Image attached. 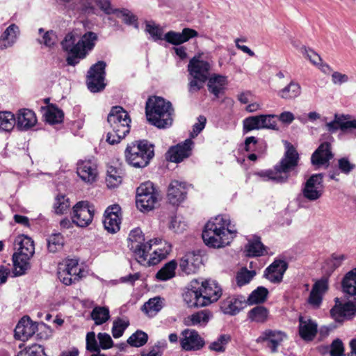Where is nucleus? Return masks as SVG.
Wrapping results in <instances>:
<instances>
[{
    "label": "nucleus",
    "mask_w": 356,
    "mask_h": 356,
    "mask_svg": "<svg viewBox=\"0 0 356 356\" xmlns=\"http://www.w3.org/2000/svg\"><path fill=\"white\" fill-rule=\"evenodd\" d=\"M317 323L309 318L299 317V334L305 341H312L317 334Z\"/></svg>",
    "instance_id": "cd10ccee"
},
{
    "label": "nucleus",
    "mask_w": 356,
    "mask_h": 356,
    "mask_svg": "<svg viewBox=\"0 0 356 356\" xmlns=\"http://www.w3.org/2000/svg\"><path fill=\"white\" fill-rule=\"evenodd\" d=\"M107 121L112 130L107 134L106 141L111 145L118 144L130 131V116L122 106H116L112 107Z\"/></svg>",
    "instance_id": "20e7f679"
},
{
    "label": "nucleus",
    "mask_w": 356,
    "mask_h": 356,
    "mask_svg": "<svg viewBox=\"0 0 356 356\" xmlns=\"http://www.w3.org/2000/svg\"><path fill=\"white\" fill-rule=\"evenodd\" d=\"M150 250H147L145 252L146 261H138L144 266H154L159 263L162 259H165L166 256L171 251V245L169 243H165L163 249L157 248L154 250L152 254H149V252Z\"/></svg>",
    "instance_id": "7c9ffc66"
},
{
    "label": "nucleus",
    "mask_w": 356,
    "mask_h": 356,
    "mask_svg": "<svg viewBox=\"0 0 356 356\" xmlns=\"http://www.w3.org/2000/svg\"><path fill=\"white\" fill-rule=\"evenodd\" d=\"M129 325L128 321L122 320L120 318H118L113 321L112 327V334L115 339L120 338L122 336L124 330L127 328Z\"/></svg>",
    "instance_id": "13d9d810"
},
{
    "label": "nucleus",
    "mask_w": 356,
    "mask_h": 356,
    "mask_svg": "<svg viewBox=\"0 0 356 356\" xmlns=\"http://www.w3.org/2000/svg\"><path fill=\"white\" fill-rule=\"evenodd\" d=\"M37 118L33 111L27 108H22L18 111L15 118V124L18 129L28 130L35 125Z\"/></svg>",
    "instance_id": "a878e982"
},
{
    "label": "nucleus",
    "mask_w": 356,
    "mask_h": 356,
    "mask_svg": "<svg viewBox=\"0 0 356 356\" xmlns=\"http://www.w3.org/2000/svg\"><path fill=\"white\" fill-rule=\"evenodd\" d=\"M212 317L211 312L209 309H203L187 316L184 319V324L187 326L204 327Z\"/></svg>",
    "instance_id": "473e14b6"
},
{
    "label": "nucleus",
    "mask_w": 356,
    "mask_h": 356,
    "mask_svg": "<svg viewBox=\"0 0 356 356\" xmlns=\"http://www.w3.org/2000/svg\"><path fill=\"white\" fill-rule=\"evenodd\" d=\"M86 350L90 352L99 351L100 350L99 343H97L94 332H90L86 335Z\"/></svg>",
    "instance_id": "69168bd1"
},
{
    "label": "nucleus",
    "mask_w": 356,
    "mask_h": 356,
    "mask_svg": "<svg viewBox=\"0 0 356 356\" xmlns=\"http://www.w3.org/2000/svg\"><path fill=\"white\" fill-rule=\"evenodd\" d=\"M343 292L351 296H356V268L345 274L341 281Z\"/></svg>",
    "instance_id": "e433bc0d"
},
{
    "label": "nucleus",
    "mask_w": 356,
    "mask_h": 356,
    "mask_svg": "<svg viewBox=\"0 0 356 356\" xmlns=\"http://www.w3.org/2000/svg\"><path fill=\"white\" fill-rule=\"evenodd\" d=\"M136 202L141 211L152 210L159 200V193L151 181L141 184L136 190Z\"/></svg>",
    "instance_id": "0eeeda50"
},
{
    "label": "nucleus",
    "mask_w": 356,
    "mask_h": 356,
    "mask_svg": "<svg viewBox=\"0 0 356 356\" xmlns=\"http://www.w3.org/2000/svg\"><path fill=\"white\" fill-rule=\"evenodd\" d=\"M94 208L88 202L81 201L73 207L72 222L78 227H86L92 221Z\"/></svg>",
    "instance_id": "9b49d317"
},
{
    "label": "nucleus",
    "mask_w": 356,
    "mask_h": 356,
    "mask_svg": "<svg viewBox=\"0 0 356 356\" xmlns=\"http://www.w3.org/2000/svg\"><path fill=\"white\" fill-rule=\"evenodd\" d=\"M301 94V87L297 82L291 81L284 88L277 92V95L282 99H293Z\"/></svg>",
    "instance_id": "4c0bfd02"
},
{
    "label": "nucleus",
    "mask_w": 356,
    "mask_h": 356,
    "mask_svg": "<svg viewBox=\"0 0 356 356\" xmlns=\"http://www.w3.org/2000/svg\"><path fill=\"white\" fill-rule=\"evenodd\" d=\"M211 65L208 61L201 60L200 56H194L188 64V71L191 78L188 83V91L197 92L204 87L209 76Z\"/></svg>",
    "instance_id": "423d86ee"
},
{
    "label": "nucleus",
    "mask_w": 356,
    "mask_h": 356,
    "mask_svg": "<svg viewBox=\"0 0 356 356\" xmlns=\"http://www.w3.org/2000/svg\"><path fill=\"white\" fill-rule=\"evenodd\" d=\"M17 356H47L44 348L38 344H33L18 353Z\"/></svg>",
    "instance_id": "bf43d9fd"
},
{
    "label": "nucleus",
    "mask_w": 356,
    "mask_h": 356,
    "mask_svg": "<svg viewBox=\"0 0 356 356\" xmlns=\"http://www.w3.org/2000/svg\"><path fill=\"white\" fill-rule=\"evenodd\" d=\"M343 352L344 348L342 341L339 339L334 340L330 346V356H343Z\"/></svg>",
    "instance_id": "774afa93"
},
{
    "label": "nucleus",
    "mask_w": 356,
    "mask_h": 356,
    "mask_svg": "<svg viewBox=\"0 0 356 356\" xmlns=\"http://www.w3.org/2000/svg\"><path fill=\"white\" fill-rule=\"evenodd\" d=\"M122 181V172L116 168L110 166L107 170L106 182L110 188L118 187Z\"/></svg>",
    "instance_id": "49530a36"
},
{
    "label": "nucleus",
    "mask_w": 356,
    "mask_h": 356,
    "mask_svg": "<svg viewBox=\"0 0 356 356\" xmlns=\"http://www.w3.org/2000/svg\"><path fill=\"white\" fill-rule=\"evenodd\" d=\"M145 31L153 38L154 40L163 39V29L154 22H147Z\"/></svg>",
    "instance_id": "680f3d73"
},
{
    "label": "nucleus",
    "mask_w": 356,
    "mask_h": 356,
    "mask_svg": "<svg viewBox=\"0 0 356 356\" xmlns=\"http://www.w3.org/2000/svg\"><path fill=\"white\" fill-rule=\"evenodd\" d=\"M202 264V259L199 253L187 252L180 260L179 266L186 274L195 273Z\"/></svg>",
    "instance_id": "5701e85b"
},
{
    "label": "nucleus",
    "mask_w": 356,
    "mask_h": 356,
    "mask_svg": "<svg viewBox=\"0 0 356 356\" xmlns=\"http://www.w3.org/2000/svg\"><path fill=\"white\" fill-rule=\"evenodd\" d=\"M19 35V27L15 24L10 25L0 38V49L11 47L16 42Z\"/></svg>",
    "instance_id": "72a5a7b5"
},
{
    "label": "nucleus",
    "mask_w": 356,
    "mask_h": 356,
    "mask_svg": "<svg viewBox=\"0 0 356 356\" xmlns=\"http://www.w3.org/2000/svg\"><path fill=\"white\" fill-rule=\"evenodd\" d=\"M59 266H63V269L69 271L71 275H74V280L79 281L83 276V270L79 266L77 259H67L63 264H60Z\"/></svg>",
    "instance_id": "58836bf2"
},
{
    "label": "nucleus",
    "mask_w": 356,
    "mask_h": 356,
    "mask_svg": "<svg viewBox=\"0 0 356 356\" xmlns=\"http://www.w3.org/2000/svg\"><path fill=\"white\" fill-rule=\"evenodd\" d=\"M163 300L159 296L150 298L143 305L142 310L147 316L153 317L163 308Z\"/></svg>",
    "instance_id": "a19ab883"
},
{
    "label": "nucleus",
    "mask_w": 356,
    "mask_h": 356,
    "mask_svg": "<svg viewBox=\"0 0 356 356\" xmlns=\"http://www.w3.org/2000/svg\"><path fill=\"white\" fill-rule=\"evenodd\" d=\"M145 113L149 122L159 129L167 128L172 124L174 108L171 102L162 97L149 98L146 102Z\"/></svg>",
    "instance_id": "f03ea898"
},
{
    "label": "nucleus",
    "mask_w": 356,
    "mask_h": 356,
    "mask_svg": "<svg viewBox=\"0 0 356 356\" xmlns=\"http://www.w3.org/2000/svg\"><path fill=\"white\" fill-rule=\"evenodd\" d=\"M58 277L62 283L67 286L79 282V280H74V275H71L69 271L63 269V266H58Z\"/></svg>",
    "instance_id": "0e129e2a"
},
{
    "label": "nucleus",
    "mask_w": 356,
    "mask_h": 356,
    "mask_svg": "<svg viewBox=\"0 0 356 356\" xmlns=\"http://www.w3.org/2000/svg\"><path fill=\"white\" fill-rule=\"evenodd\" d=\"M333 158L330 144L327 142L321 143L312 154L311 157L312 163L314 165H328L329 161Z\"/></svg>",
    "instance_id": "393cba45"
},
{
    "label": "nucleus",
    "mask_w": 356,
    "mask_h": 356,
    "mask_svg": "<svg viewBox=\"0 0 356 356\" xmlns=\"http://www.w3.org/2000/svg\"><path fill=\"white\" fill-rule=\"evenodd\" d=\"M328 289V280L326 277H322L317 280L313 285L309 296L308 303L314 308H318L321 305L323 296Z\"/></svg>",
    "instance_id": "4be33fe9"
},
{
    "label": "nucleus",
    "mask_w": 356,
    "mask_h": 356,
    "mask_svg": "<svg viewBox=\"0 0 356 356\" xmlns=\"http://www.w3.org/2000/svg\"><path fill=\"white\" fill-rule=\"evenodd\" d=\"M264 246L261 242L260 238L255 236L252 240L249 241L245 245L246 255L248 257H258L261 254Z\"/></svg>",
    "instance_id": "de8ad7c7"
},
{
    "label": "nucleus",
    "mask_w": 356,
    "mask_h": 356,
    "mask_svg": "<svg viewBox=\"0 0 356 356\" xmlns=\"http://www.w3.org/2000/svg\"><path fill=\"white\" fill-rule=\"evenodd\" d=\"M97 40V34L92 31L86 32L78 40L80 60L85 58L88 52L95 47Z\"/></svg>",
    "instance_id": "c756f323"
},
{
    "label": "nucleus",
    "mask_w": 356,
    "mask_h": 356,
    "mask_svg": "<svg viewBox=\"0 0 356 356\" xmlns=\"http://www.w3.org/2000/svg\"><path fill=\"white\" fill-rule=\"evenodd\" d=\"M200 282L197 280L191 282L189 287L183 294V299L189 307H205V302L202 297Z\"/></svg>",
    "instance_id": "dca6fc26"
},
{
    "label": "nucleus",
    "mask_w": 356,
    "mask_h": 356,
    "mask_svg": "<svg viewBox=\"0 0 356 356\" xmlns=\"http://www.w3.org/2000/svg\"><path fill=\"white\" fill-rule=\"evenodd\" d=\"M299 160V154L296 148L286 143V150L284 156L278 163L268 170V180L277 184L287 182L290 177L297 175Z\"/></svg>",
    "instance_id": "7ed1b4c3"
},
{
    "label": "nucleus",
    "mask_w": 356,
    "mask_h": 356,
    "mask_svg": "<svg viewBox=\"0 0 356 356\" xmlns=\"http://www.w3.org/2000/svg\"><path fill=\"white\" fill-rule=\"evenodd\" d=\"M154 145L146 140L128 144L124 154L127 161L136 168L147 166L154 156Z\"/></svg>",
    "instance_id": "39448f33"
},
{
    "label": "nucleus",
    "mask_w": 356,
    "mask_h": 356,
    "mask_svg": "<svg viewBox=\"0 0 356 356\" xmlns=\"http://www.w3.org/2000/svg\"><path fill=\"white\" fill-rule=\"evenodd\" d=\"M267 115H260L246 118L243 122V132L246 134L254 129L267 127Z\"/></svg>",
    "instance_id": "c9c22d12"
},
{
    "label": "nucleus",
    "mask_w": 356,
    "mask_h": 356,
    "mask_svg": "<svg viewBox=\"0 0 356 356\" xmlns=\"http://www.w3.org/2000/svg\"><path fill=\"white\" fill-rule=\"evenodd\" d=\"M15 245H18L15 254L21 257L31 258L35 252L33 241L24 235L18 236L15 240Z\"/></svg>",
    "instance_id": "2f4dec72"
},
{
    "label": "nucleus",
    "mask_w": 356,
    "mask_h": 356,
    "mask_svg": "<svg viewBox=\"0 0 356 356\" xmlns=\"http://www.w3.org/2000/svg\"><path fill=\"white\" fill-rule=\"evenodd\" d=\"M186 195V184L177 180L172 181L168 190V198L172 204L181 202Z\"/></svg>",
    "instance_id": "bb28decb"
},
{
    "label": "nucleus",
    "mask_w": 356,
    "mask_h": 356,
    "mask_svg": "<svg viewBox=\"0 0 356 356\" xmlns=\"http://www.w3.org/2000/svg\"><path fill=\"white\" fill-rule=\"evenodd\" d=\"M236 233L229 219L218 216L206 224L202 236L207 246L219 248L229 245L233 238L232 234Z\"/></svg>",
    "instance_id": "f257e3e1"
},
{
    "label": "nucleus",
    "mask_w": 356,
    "mask_h": 356,
    "mask_svg": "<svg viewBox=\"0 0 356 356\" xmlns=\"http://www.w3.org/2000/svg\"><path fill=\"white\" fill-rule=\"evenodd\" d=\"M177 264L175 260L166 263L156 274V278L160 281H167L175 276Z\"/></svg>",
    "instance_id": "79ce46f5"
},
{
    "label": "nucleus",
    "mask_w": 356,
    "mask_h": 356,
    "mask_svg": "<svg viewBox=\"0 0 356 356\" xmlns=\"http://www.w3.org/2000/svg\"><path fill=\"white\" fill-rule=\"evenodd\" d=\"M38 330V325L29 316H24L17 324L15 329V337L21 341L28 340Z\"/></svg>",
    "instance_id": "412c9836"
},
{
    "label": "nucleus",
    "mask_w": 356,
    "mask_h": 356,
    "mask_svg": "<svg viewBox=\"0 0 356 356\" xmlns=\"http://www.w3.org/2000/svg\"><path fill=\"white\" fill-rule=\"evenodd\" d=\"M197 35L198 33L195 30L184 28L181 33L173 31H168L165 34L163 39L170 44L179 45Z\"/></svg>",
    "instance_id": "b1692460"
},
{
    "label": "nucleus",
    "mask_w": 356,
    "mask_h": 356,
    "mask_svg": "<svg viewBox=\"0 0 356 356\" xmlns=\"http://www.w3.org/2000/svg\"><path fill=\"white\" fill-rule=\"evenodd\" d=\"M106 66V63L100 60L92 65L88 71L86 84L90 92H98L104 89L106 86L104 83Z\"/></svg>",
    "instance_id": "1a4fd4ad"
},
{
    "label": "nucleus",
    "mask_w": 356,
    "mask_h": 356,
    "mask_svg": "<svg viewBox=\"0 0 356 356\" xmlns=\"http://www.w3.org/2000/svg\"><path fill=\"white\" fill-rule=\"evenodd\" d=\"M200 287L205 306L217 301L222 295L221 288L213 280L202 281Z\"/></svg>",
    "instance_id": "aec40b11"
},
{
    "label": "nucleus",
    "mask_w": 356,
    "mask_h": 356,
    "mask_svg": "<svg viewBox=\"0 0 356 356\" xmlns=\"http://www.w3.org/2000/svg\"><path fill=\"white\" fill-rule=\"evenodd\" d=\"M30 259L31 258L21 257V255L15 253L13 254V261L15 276H20L26 273L31 268Z\"/></svg>",
    "instance_id": "ea45409f"
},
{
    "label": "nucleus",
    "mask_w": 356,
    "mask_h": 356,
    "mask_svg": "<svg viewBox=\"0 0 356 356\" xmlns=\"http://www.w3.org/2000/svg\"><path fill=\"white\" fill-rule=\"evenodd\" d=\"M45 120L51 124H58L63 122L64 113L62 110L54 106L47 108L44 113Z\"/></svg>",
    "instance_id": "a18cd8bd"
},
{
    "label": "nucleus",
    "mask_w": 356,
    "mask_h": 356,
    "mask_svg": "<svg viewBox=\"0 0 356 356\" xmlns=\"http://www.w3.org/2000/svg\"><path fill=\"white\" fill-rule=\"evenodd\" d=\"M152 240L145 242V236L140 228L132 229L128 237V248L138 261H145V252L152 249Z\"/></svg>",
    "instance_id": "6e6552de"
},
{
    "label": "nucleus",
    "mask_w": 356,
    "mask_h": 356,
    "mask_svg": "<svg viewBox=\"0 0 356 356\" xmlns=\"http://www.w3.org/2000/svg\"><path fill=\"white\" fill-rule=\"evenodd\" d=\"M230 339L229 334H221L216 341L210 343L209 348L212 351L222 353L225 350V346Z\"/></svg>",
    "instance_id": "6e6d98bb"
},
{
    "label": "nucleus",
    "mask_w": 356,
    "mask_h": 356,
    "mask_svg": "<svg viewBox=\"0 0 356 356\" xmlns=\"http://www.w3.org/2000/svg\"><path fill=\"white\" fill-rule=\"evenodd\" d=\"M350 118V115H334L335 122H337L339 128L341 131H345L348 129H356V120H346Z\"/></svg>",
    "instance_id": "4d7b16f0"
},
{
    "label": "nucleus",
    "mask_w": 356,
    "mask_h": 356,
    "mask_svg": "<svg viewBox=\"0 0 356 356\" xmlns=\"http://www.w3.org/2000/svg\"><path fill=\"white\" fill-rule=\"evenodd\" d=\"M64 245V238L60 234L51 235L47 239V248L49 252L55 253L62 249Z\"/></svg>",
    "instance_id": "603ef678"
},
{
    "label": "nucleus",
    "mask_w": 356,
    "mask_h": 356,
    "mask_svg": "<svg viewBox=\"0 0 356 356\" xmlns=\"http://www.w3.org/2000/svg\"><path fill=\"white\" fill-rule=\"evenodd\" d=\"M97 339L99 343V348L107 350L113 347V341L111 336L107 333H99Z\"/></svg>",
    "instance_id": "338daca9"
},
{
    "label": "nucleus",
    "mask_w": 356,
    "mask_h": 356,
    "mask_svg": "<svg viewBox=\"0 0 356 356\" xmlns=\"http://www.w3.org/2000/svg\"><path fill=\"white\" fill-rule=\"evenodd\" d=\"M302 195L304 198L310 202L319 200L324 193L323 175L314 174L303 184Z\"/></svg>",
    "instance_id": "9d476101"
},
{
    "label": "nucleus",
    "mask_w": 356,
    "mask_h": 356,
    "mask_svg": "<svg viewBox=\"0 0 356 356\" xmlns=\"http://www.w3.org/2000/svg\"><path fill=\"white\" fill-rule=\"evenodd\" d=\"M288 267L289 264L284 258L276 257L268 266V282L273 284L281 283Z\"/></svg>",
    "instance_id": "6ab92c4d"
},
{
    "label": "nucleus",
    "mask_w": 356,
    "mask_h": 356,
    "mask_svg": "<svg viewBox=\"0 0 356 356\" xmlns=\"http://www.w3.org/2000/svg\"><path fill=\"white\" fill-rule=\"evenodd\" d=\"M180 345L182 349L186 351L199 350L204 344V340L200 337L197 331L191 329H185L181 333Z\"/></svg>",
    "instance_id": "ddd939ff"
},
{
    "label": "nucleus",
    "mask_w": 356,
    "mask_h": 356,
    "mask_svg": "<svg viewBox=\"0 0 356 356\" xmlns=\"http://www.w3.org/2000/svg\"><path fill=\"white\" fill-rule=\"evenodd\" d=\"M267 298V289L259 286L245 299V305H253L264 302Z\"/></svg>",
    "instance_id": "c03bdc74"
},
{
    "label": "nucleus",
    "mask_w": 356,
    "mask_h": 356,
    "mask_svg": "<svg viewBox=\"0 0 356 356\" xmlns=\"http://www.w3.org/2000/svg\"><path fill=\"white\" fill-rule=\"evenodd\" d=\"M70 201L65 195H58L54 203V209L57 214H63L70 208Z\"/></svg>",
    "instance_id": "5fc2aeb1"
},
{
    "label": "nucleus",
    "mask_w": 356,
    "mask_h": 356,
    "mask_svg": "<svg viewBox=\"0 0 356 356\" xmlns=\"http://www.w3.org/2000/svg\"><path fill=\"white\" fill-rule=\"evenodd\" d=\"M208 81V90L216 98L224 92L225 86L227 84V76L213 74L210 76Z\"/></svg>",
    "instance_id": "f704fd0d"
},
{
    "label": "nucleus",
    "mask_w": 356,
    "mask_h": 356,
    "mask_svg": "<svg viewBox=\"0 0 356 356\" xmlns=\"http://www.w3.org/2000/svg\"><path fill=\"white\" fill-rule=\"evenodd\" d=\"M335 300L336 304L330 310V315L335 321L342 323L356 316V302L348 301L341 303L337 298Z\"/></svg>",
    "instance_id": "f8f14e48"
},
{
    "label": "nucleus",
    "mask_w": 356,
    "mask_h": 356,
    "mask_svg": "<svg viewBox=\"0 0 356 356\" xmlns=\"http://www.w3.org/2000/svg\"><path fill=\"white\" fill-rule=\"evenodd\" d=\"M121 208L118 204L108 207L104 212V226L110 233H116L120 230L121 224Z\"/></svg>",
    "instance_id": "f3484780"
},
{
    "label": "nucleus",
    "mask_w": 356,
    "mask_h": 356,
    "mask_svg": "<svg viewBox=\"0 0 356 356\" xmlns=\"http://www.w3.org/2000/svg\"><path fill=\"white\" fill-rule=\"evenodd\" d=\"M91 318L96 325H102L110 318L109 309L106 307H95L91 312Z\"/></svg>",
    "instance_id": "8fccbe9b"
},
{
    "label": "nucleus",
    "mask_w": 356,
    "mask_h": 356,
    "mask_svg": "<svg viewBox=\"0 0 356 356\" xmlns=\"http://www.w3.org/2000/svg\"><path fill=\"white\" fill-rule=\"evenodd\" d=\"M62 49L69 56L66 58L68 65L75 66L79 61V47L76 36L72 33H67L61 42Z\"/></svg>",
    "instance_id": "4468645a"
},
{
    "label": "nucleus",
    "mask_w": 356,
    "mask_h": 356,
    "mask_svg": "<svg viewBox=\"0 0 356 356\" xmlns=\"http://www.w3.org/2000/svg\"><path fill=\"white\" fill-rule=\"evenodd\" d=\"M285 333L280 331L268 330V348L271 353H277L279 346L286 339Z\"/></svg>",
    "instance_id": "37998d69"
},
{
    "label": "nucleus",
    "mask_w": 356,
    "mask_h": 356,
    "mask_svg": "<svg viewBox=\"0 0 356 356\" xmlns=\"http://www.w3.org/2000/svg\"><path fill=\"white\" fill-rule=\"evenodd\" d=\"M245 307V298L243 296L229 297L220 303L221 311L225 314L232 316L238 314Z\"/></svg>",
    "instance_id": "c85d7f7f"
},
{
    "label": "nucleus",
    "mask_w": 356,
    "mask_h": 356,
    "mask_svg": "<svg viewBox=\"0 0 356 356\" xmlns=\"http://www.w3.org/2000/svg\"><path fill=\"white\" fill-rule=\"evenodd\" d=\"M76 173L86 184L94 183L98 177L97 165L90 159L79 161L76 163Z\"/></svg>",
    "instance_id": "2eb2a0df"
},
{
    "label": "nucleus",
    "mask_w": 356,
    "mask_h": 356,
    "mask_svg": "<svg viewBox=\"0 0 356 356\" xmlns=\"http://www.w3.org/2000/svg\"><path fill=\"white\" fill-rule=\"evenodd\" d=\"M16 125L15 117L8 111H0V130L10 131Z\"/></svg>",
    "instance_id": "3c124183"
},
{
    "label": "nucleus",
    "mask_w": 356,
    "mask_h": 356,
    "mask_svg": "<svg viewBox=\"0 0 356 356\" xmlns=\"http://www.w3.org/2000/svg\"><path fill=\"white\" fill-rule=\"evenodd\" d=\"M118 17H122L123 22L129 25L138 28L137 17L127 9L118 10L115 13Z\"/></svg>",
    "instance_id": "e2e57ef3"
},
{
    "label": "nucleus",
    "mask_w": 356,
    "mask_h": 356,
    "mask_svg": "<svg viewBox=\"0 0 356 356\" xmlns=\"http://www.w3.org/2000/svg\"><path fill=\"white\" fill-rule=\"evenodd\" d=\"M248 318L251 322L264 323L267 320V309L263 306H257L248 312Z\"/></svg>",
    "instance_id": "09e8293b"
},
{
    "label": "nucleus",
    "mask_w": 356,
    "mask_h": 356,
    "mask_svg": "<svg viewBox=\"0 0 356 356\" xmlns=\"http://www.w3.org/2000/svg\"><path fill=\"white\" fill-rule=\"evenodd\" d=\"M255 275L254 270H249L247 268H242L236 275L237 284L242 286L248 284Z\"/></svg>",
    "instance_id": "052dcab7"
},
{
    "label": "nucleus",
    "mask_w": 356,
    "mask_h": 356,
    "mask_svg": "<svg viewBox=\"0 0 356 356\" xmlns=\"http://www.w3.org/2000/svg\"><path fill=\"white\" fill-rule=\"evenodd\" d=\"M193 142L186 139L184 143L171 147L166 153V158L172 162L179 163L191 156Z\"/></svg>",
    "instance_id": "a211bd4d"
},
{
    "label": "nucleus",
    "mask_w": 356,
    "mask_h": 356,
    "mask_svg": "<svg viewBox=\"0 0 356 356\" xmlns=\"http://www.w3.org/2000/svg\"><path fill=\"white\" fill-rule=\"evenodd\" d=\"M148 339L147 334L141 330H137L127 339V343L133 347H140L145 345Z\"/></svg>",
    "instance_id": "864d4df0"
}]
</instances>
